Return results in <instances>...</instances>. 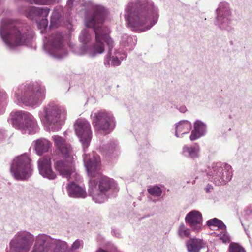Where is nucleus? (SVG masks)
<instances>
[{"label":"nucleus","mask_w":252,"mask_h":252,"mask_svg":"<svg viewBox=\"0 0 252 252\" xmlns=\"http://www.w3.org/2000/svg\"><path fill=\"white\" fill-rule=\"evenodd\" d=\"M199 151L200 148L197 145H184L182 149V154L187 158L194 159L199 157Z\"/></svg>","instance_id":"28"},{"label":"nucleus","mask_w":252,"mask_h":252,"mask_svg":"<svg viewBox=\"0 0 252 252\" xmlns=\"http://www.w3.org/2000/svg\"><path fill=\"white\" fill-rule=\"evenodd\" d=\"M177 109L181 113H185L187 110V108L185 105L177 106Z\"/></svg>","instance_id":"40"},{"label":"nucleus","mask_w":252,"mask_h":252,"mask_svg":"<svg viewBox=\"0 0 252 252\" xmlns=\"http://www.w3.org/2000/svg\"><path fill=\"white\" fill-rule=\"evenodd\" d=\"M148 192L155 197H159L162 194L161 188L158 186L150 187L147 189Z\"/></svg>","instance_id":"34"},{"label":"nucleus","mask_w":252,"mask_h":252,"mask_svg":"<svg viewBox=\"0 0 252 252\" xmlns=\"http://www.w3.org/2000/svg\"><path fill=\"white\" fill-rule=\"evenodd\" d=\"M32 159L28 154L21 155L12 160L10 172L16 180L26 181L32 176Z\"/></svg>","instance_id":"9"},{"label":"nucleus","mask_w":252,"mask_h":252,"mask_svg":"<svg viewBox=\"0 0 252 252\" xmlns=\"http://www.w3.org/2000/svg\"><path fill=\"white\" fill-rule=\"evenodd\" d=\"M36 22L38 28L41 30V32L43 33L48 26V21L47 18L40 19Z\"/></svg>","instance_id":"36"},{"label":"nucleus","mask_w":252,"mask_h":252,"mask_svg":"<svg viewBox=\"0 0 252 252\" xmlns=\"http://www.w3.org/2000/svg\"><path fill=\"white\" fill-rule=\"evenodd\" d=\"M211 189V186H208L206 188V191L207 192H208L209 191V190Z\"/></svg>","instance_id":"42"},{"label":"nucleus","mask_w":252,"mask_h":252,"mask_svg":"<svg viewBox=\"0 0 252 252\" xmlns=\"http://www.w3.org/2000/svg\"><path fill=\"white\" fill-rule=\"evenodd\" d=\"M207 225L209 226H216L222 230H225L226 229V225L220 220L214 218L212 219L209 220L207 221Z\"/></svg>","instance_id":"32"},{"label":"nucleus","mask_w":252,"mask_h":252,"mask_svg":"<svg viewBox=\"0 0 252 252\" xmlns=\"http://www.w3.org/2000/svg\"><path fill=\"white\" fill-rule=\"evenodd\" d=\"M45 51L53 57L60 59L67 55V51L62 32L52 34L44 41Z\"/></svg>","instance_id":"10"},{"label":"nucleus","mask_w":252,"mask_h":252,"mask_svg":"<svg viewBox=\"0 0 252 252\" xmlns=\"http://www.w3.org/2000/svg\"><path fill=\"white\" fill-rule=\"evenodd\" d=\"M178 236L182 239L189 238L190 236V231L182 223L179 226L178 230Z\"/></svg>","instance_id":"33"},{"label":"nucleus","mask_w":252,"mask_h":252,"mask_svg":"<svg viewBox=\"0 0 252 252\" xmlns=\"http://www.w3.org/2000/svg\"><path fill=\"white\" fill-rule=\"evenodd\" d=\"M61 15L58 10L55 9L52 13L50 19V27H57L60 23Z\"/></svg>","instance_id":"31"},{"label":"nucleus","mask_w":252,"mask_h":252,"mask_svg":"<svg viewBox=\"0 0 252 252\" xmlns=\"http://www.w3.org/2000/svg\"><path fill=\"white\" fill-rule=\"evenodd\" d=\"M54 145L56 149L63 156H75L73 154L72 148L66 140L59 135L52 136Z\"/></svg>","instance_id":"22"},{"label":"nucleus","mask_w":252,"mask_h":252,"mask_svg":"<svg viewBox=\"0 0 252 252\" xmlns=\"http://www.w3.org/2000/svg\"><path fill=\"white\" fill-rule=\"evenodd\" d=\"M192 127L191 123L188 120H182L176 124L175 136L177 137H180L179 134L183 135L188 133L191 130Z\"/></svg>","instance_id":"27"},{"label":"nucleus","mask_w":252,"mask_h":252,"mask_svg":"<svg viewBox=\"0 0 252 252\" xmlns=\"http://www.w3.org/2000/svg\"><path fill=\"white\" fill-rule=\"evenodd\" d=\"M33 143L34 149L38 155L48 152L52 145L49 141L45 138L39 139L34 141Z\"/></svg>","instance_id":"25"},{"label":"nucleus","mask_w":252,"mask_h":252,"mask_svg":"<svg viewBox=\"0 0 252 252\" xmlns=\"http://www.w3.org/2000/svg\"><path fill=\"white\" fill-rule=\"evenodd\" d=\"M79 5L92 10L93 13L87 12L86 13V15L87 14H90L92 15H98V18L99 21H102L104 16L107 15L108 13V10L103 6L95 4L91 1H86L85 0H68L66 4L67 7L70 9Z\"/></svg>","instance_id":"14"},{"label":"nucleus","mask_w":252,"mask_h":252,"mask_svg":"<svg viewBox=\"0 0 252 252\" xmlns=\"http://www.w3.org/2000/svg\"><path fill=\"white\" fill-rule=\"evenodd\" d=\"M38 168L40 174L43 177L49 180H54L56 178V174L51 168V158L49 157L40 158L38 161Z\"/></svg>","instance_id":"20"},{"label":"nucleus","mask_w":252,"mask_h":252,"mask_svg":"<svg viewBox=\"0 0 252 252\" xmlns=\"http://www.w3.org/2000/svg\"><path fill=\"white\" fill-rule=\"evenodd\" d=\"M66 189L67 194L71 197L84 198L87 196L85 188L73 181L67 184Z\"/></svg>","instance_id":"23"},{"label":"nucleus","mask_w":252,"mask_h":252,"mask_svg":"<svg viewBox=\"0 0 252 252\" xmlns=\"http://www.w3.org/2000/svg\"><path fill=\"white\" fill-rule=\"evenodd\" d=\"M207 175L209 179L217 186L226 184L232 177V167L225 163L218 162L212 164Z\"/></svg>","instance_id":"11"},{"label":"nucleus","mask_w":252,"mask_h":252,"mask_svg":"<svg viewBox=\"0 0 252 252\" xmlns=\"http://www.w3.org/2000/svg\"><path fill=\"white\" fill-rule=\"evenodd\" d=\"M83 244V241L79 239L76 240L71 247V250L74 251L80 248Z\"/></svg>","instance_id":"38"},{"label":"nucleus","mask_w":252,"mask_h":252,"mask_svg":"<svg viewBox=\"0 0 252 252\" xmlns=\"http://www.w3.org/2000/svg\"><path fill=\"white\" fill-rule=\"evenodd\" d=\"M13 126L23 134H33L38 130L36 121L29 112L17 111L11 113Z\"/></svg>","instance_id":"7"},{"label":"nucleus","mask_w":252,"mask_h":252,"mask_svg":"<svg viewBox=\"0 0 252 252\" xmlns=\"http://www.w3.org/2000/svg\"><path fill=\"white\" fill-rule=\"evenodd\" d=\"M105 43L107 46V53L104 58L103 63L106 67L111 66H118L121 63L117 56L111 57L112 50L114 46V43L113 39L110 37H105Z\"/></svg>","instance_id":"21"},{"label":"nucleus","mask_w":252,"mask_h":252,"mask_svg":"<svg viewBox=\"0 0 252 252\" xmlns=\"http://www.w3.org/2000/svg\"><path fill=\"white\" fill-rule=\"evenodd\" d=\"M137 42L135 36H131L126 34H123L121 37L120 44L127 50H132Z\"/></svg>","instance_id":"29"},{"label":"nucleus","mask_w":252,"mask_h":252,"mask_svg":"<svg viewBox=\"0 0 252 252\" xmlns=\"http://www.w3.org/2000/svg\"><path fill=\"white\" fill-rule=\"evenodd\" d=\"M123 16L129 27L140 32L151 29L158 22V8L151 0H130L125 6Z\"/></svg>","instance_id":"1"},{"label":"nucleus","mask_w":252,"mask_h":252,"mask_svg":"<svg viewBox=\"0 0 252 252\" xmlns=\"http://www.w3.org/2000/svg\"><path fill=\"white\" fill-rule=\"evenodd\" d=\"M74 128L77 136L79 138L84 152H86L92 139V131L89 122L85 119L77 120Z\"/></svg>","instance_id":"15"},{"label":"nucleus","mask_w":252,"mask_h":252,"mask_svg":"<svg viewBox=\"0 0 252 252\" xmlns=\"http://www.w3.org/2000/svg\"><path fill=\"white\" fill-rule=\"evenodd\" d=\"M64 134H66V131L64 132Z\"/></svg>","instance_id":"43"},{"label":"nucleus","mask_w":252,"mask_h":252,"mask_svg":"<svg viewBox=\"0 0 252 252\" xmlns=\"http://www.w3.org/2000/svg\"><path fill=\"white\" fill-rule=\"evenodd\" d=\"M64 108L54 102H50L39 112L41 121L53 131L61 129L66 118Z\"/></svg>","instance_id":"6"},{"label":"nucleus","mask_w":252,"mask_h":252,"mask_svg":"<svg viewBox=\"0 0 252 252\" xmlns=\"http://www.w3.org/2000/svg\"><path fill=\"white\" fill-rule=\"evenodd\" d=\"M41 235L48 252H65L68 249V245L65 241L44 234Z\"/></svg>","instance_id":"18"},{"label":"nucleus","mask_w":252,"mask_h":252,"mask_svg":"<svg viewBox=\"0 0 252 252\" xmlns=\"http://www.w3.org/2000/svg\"><path fill=\"white\" fill-rule=\"evenodd\" d=\"M34 35L31 27L21 19H5L0 26V36L10 49L23 45L30 46Z\"/></svg>","instance_id":"4"},{"label":"nucleus","mask_w":252,"mask_h":252,"mask_svg":"<svg viewBox=\"0 0 252 252\" xmlns=\"http://www.w3.org/2000/svg\"><path fill=\"white\" fill-rule=\"evenodd\" d=\"M186 245L188 252H200L203 247L202 240L195 238L187 240Z\"/></svg>","instance_id":"26"},{"label":"nucleus","mask_w":252,"mask_h":252,"mask_svg":"<svg viewBox=\"0 0 252 252\" xmlns=\"http://www.w3.org/2000/svg\"><path fill=\"white\" fill-rule=\"evenodd\" d=\"M113 235H114L115 237H118V238H120L121 236V233H120V232L118 230H114L113 231Z\"/></svg>","instance_id":"41"},{"label":"nucleus","mask_w":252,"mask_h":252,"mask_svg":"<svg viewBox=\"0 0 252 252\" xmlns=\"http://www.w3.org/2000/svg\"><path fill=\"white\" fill-rule=\"evenodd\" d=\"M83 160L88 175L92 178L89 181V193L96 203H102L110 197L116 183L113 179L99 173V157L84 153Z\"/></svg>","instance_id":"3"},{"label":"nucleus","mask_w":252,"mask_h":252,"mask_svg":"<svg viewBox=\"0 0 252 252\" xmlns=\"http://www.w3.org/2000/svg\"><path fill=\"white\" fill-rule=\"evenodd\" d=\"M185 221L195 232H199L202 228V215L199 211L193 210L188 213L185 217Z\"/></svg>","instance_id":"19"},{"label":"nucleus","mask_w":252,"mask_h":252,"mask_svg":"<svg viewBox=\"0 0 252 252\" xmlns=\"http://www.w3.org/2000/svg\"><path fill=\"white\" fill-rule=\"evenodd\" d=\"M194 129L191 131L190 139L194 141L204 136L207 132V126L202 121L197 120L194 123Z\"/></svg>","instance_id":"24"},{"label":"nucleus","mask_w":252,"mask_h":252,"mask_svg":"<svg viewBox=\"0 0 252 252\" xmlns=\"http://www.w3.org/2000/svg\"><path fill=\"white\" fill-rule=\"evenodd\" d=\"M229 252H246V251L239 244L232 242L229 245Z\"/></svg>","instance_id":"35"},{"label":"nucleus","mask_w":252,"mask_h":252,"mask_svg":"<svg viewBox=\"0 0 252 252\" xmlns=\"http://www.w3.org/2000/svg\"><path fill=\"white\" fill-rule=\"evenodd\" d=\"M35 237L27 231L17 232L9 242L11 252H29L35 241Z\"/></svg>","instance_id":"12"},{"label":"nucleus","mask_w":252,"mask_h":252,"mask_svg":"<svg viewBox=\"0 0 252 252\" xmlns=\"http://www.w3.org/2000/svg\"><path fill=\"white\" fill-rule=\"evenodd\" d=\"M45 94V86L35 82L19 86L15 91L14 97L18 103L34 108L41 104Z\"/></svg>","instance_id":"5"},{"label":"nucleus","mask_w":252,"mask_h":252,"mask_svg":"<svg viewBox=\"0 0 252 252\" xmlns=\"http://www.w3.org/2000/svg\"><path fill=\"white\" fill-rule=\"evenodd\" d=\"M50 9L47 7H39L35 6H21L19 12L26 17L37 21L43 18H47Z\"/></svg>","instance_id":"17"},{"label":"nucleus","mask_w":252,"mask_h":252,"mask_svg":"<svg viewBox=\"0 0 252 252\" xmlns=\"http://www.w3.org/2000/svg\"><path fill=\"white\" fill-rule=\"evenodd\" d=\"M31 252H48L41 234L36 236Z\"/></svg>","instance_id":"30"},{"label":"nucleus","mask_w":252,"mask_h":252,"mask_svg":"<svg viewBox=\"0 0 252 252\" xmlns=\"http://www.w3.org/2000/svg\"><path fill=\"white\" fill-rule=\"evenodd\" d=\"M216 15L215 25L221 30L231 31L233 16L230 4L226 1L220 2L216 9Z\"/></svg>","instance_id":"13"},{"label":"nucleus","mask_w":252,"mask_h":252,"mask_svg":"<svg viewBox=\"0 0 252 252\" xmlns=\"http://www.w3.org/2000/svg\"><path fill=\"white\" fill-rule=\"evenodd\" d=\"M7 137L6 131L0 128V140H2Z\"/></svg>","instance_id":"39"},{"label":"nucleus","mask_w":252,"mask_h":252,"mask_svg":"<svg viewBox=\"0 0 252 252\" xmlns=\"http://www.w3.org/2000/svg\"><path fill=\"white\" fill-rule=\"evenodd\" d=\"M90 117L96 131L107 134L110 133L115 127L114 116L111 112L106 110H94L92 112Z\"/></svg>","instance_id":"8"},{"label":"nucleus","mask_w":252,"mask_h":252,"mask_svg":"<svg viewBox=\"0 0 252 252\" xmlns=\"http://www.w3.org/2000/svg\"><path fill=\"white\" fill-rule=\"evenodd\" d=\"M107 15L104 16L102 21L98 20V15H92L90 14L85 15V25L87 28L93 29L95 35V42L88 45L93 39V32L88 28L83 29L79 36V40L82 44V46L77 51L78 54L86 55L90 57L94 58L104 53L105 48L102 41L105 42V37H110L109 35V28L103 24Z\"/></svg>","instance_id":"2"},{"label":"nucleus","mask_w":252,"mask_h":252,"mask_svg":"<svg viewBox=\"0 0 252 252\" xmlns=\"http://www.w3.org/2000/svg\"><path fill=\"white\" fill-rule=\"evenodd\" d=\"M75 156H64L65 159L59 160L54 163V167L60 175L69 180L75 173L74 160Z\"/></svg>","instance_id":"16"},{"label":"nucleus","mask_w":252,"mask_h":252,"mask_svg":"<svg viewBox=\"0 0 252 252\" xmlns=\"http://www.w3.org/2000/svg\"><path fill=\"white\" fill-rule=\"evenodd\" d=\"M217 236L219 237V238L222 240L223 243H227L230 241V236L226 231V229L225 230H222L221 232L218 234Z\"/></svg>","instance_id":"37"}]
</instances>
